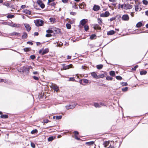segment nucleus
I'll return each instance as SVG.
<instances>
[{
  "mask_svg": "<svg viewBox=\"0 0 148 148\" xmlns=\"http://www.w3.org/2000/svg\"><path fill=\"white\" fill-rule=\"evenodd\" d=\"M118 7L119 9L121 8L122 9L127 10L131 9L132 8V6L128 4L124 3L122 5L119 4Z\"/></svg>",
  "mask_w": 148,
  "mask_h": 148,
  "instance_id": "1",
  "label": "nucleus"
},
{
  "mask_svg": "<svg viewBox=\"0 0 148 148\" xmlns=\"http://www.w3.org/2000/svg\"><path fill=\"white\" fill-rule=\"evenodd\" d=\"M34 23L36 26H42L44 23V21L42 20L38 19L35 21Z\"/></svg>",
  "mask_w": 148,
  "mask_h": 148,
  "instance_id": "2",
  "label": "nucleus"
},
{
  "mask_svg": "<svg viewBox=\"0 0 148 148\" xmlns=\"http://www.w3.org/2000/svg\"><path fill=\"white\" fill-rule=\"evenodd\" d=\"M63 68L64 70H67L70 68H73V67L72 64H70L69 65H66L63 64L62 65Z\"/></svg>",
  "mask_w": 148,
  "mask_h": 148,
  "instance_id": "3",
  "label": "nucleus"
},
{
  "mask_svg": "<svg viewBox=\"0 0 148 148\" xmlns=\"http://www.w3.org/2000/svg\"><path fill=\"white\" fill-rule=\"evenodd\" d=\"M49 50L48 49H46L43 50H42V49L40 50L39 52V53L40 54L43 55L49 52Z\"/></svg>",
  "mask_w": 148,
  "mask_h": 148,
  "instance_id": "4",
  "label": "nucleus"
},
{
  "mask_svg": "<svg viewBox=\"0 0 148 148\" xmlns=\"http://www.w3.org/2000/svg\"><path fill=\"white\" fill-rule=\"evenodd\" d=\"M110 15V13L108 11H106L105 12L102 13L101 14L100 16L101 17H107Z\"/></svg>",
  "mask_w": 148,
  "mask_h": 148,
  "instance_id": "5",
  "label": "nucleus"
},
{
  "mask_svg": "<svg viewBox=\"0 0 148 148\" xmlns=\"http://www.w3.org/2000/svg\"><path fill=\"white\" fill-rule=\"evenodd\" d=\"M94 106L96 108H99L101 107V106H105L103 103H95L94 104Z\"/></svg>",
  "mask_w": 148,
  "mask_h": 148,
  "instance_id": "6",
  "label": "nucleus"
},
{
  "mask_svg": "<svg viewBox=\"0 0 148 148\" xmlns=\"http://www.w3.org/2000/svg\"><path fill=\"white\" fill-rule=\"evenodd\" d=\"M37 4L39 5L41 8H43L45 6L44 4L42 3V1L41 0H38L37 1Z\"/></svg>",
  "mask_w": 148,
  "mask_h": 148,
  "instance_id": "7",
  "label": "nucleus"
},
{
  "mask_svg": "<svg viewBox=\"0 0 148 148\" xmlns=\"http://www.w3.org/2000/svg\"><path fill=\"white\" fill-rule=\"evenodd\" d=\"M122 18V20L125 21H128L129 19V17L127 14H124L123 15Z\"/></svg>",
  "mask_w": 148,
  "mask_h": 148,
  "instance_id": "8",
  "label": "nucleus"
},
{
  "mask_svg": "<svg viewBox=\"0 0 148 148\" xmlns=\"http://www.w3.org/2000/svg\"><path fill=\"white\" fill-rule=\"evenodd\" d=\"M100 8V7L98 5H95L93 8V10L95 11H97L99 10Z\"/></svg>",
  "mask_w": 148,
  "mask_h": 148,
  "instance_id": "9",
  "label": "nucleus"
},
{
  "mask_svg": "<svg viewBox=\"0 0 148 148\" xmlns=\"http://www.w3.org/2000/svg\"><path fill=\"white\" fill-rule=\"evenodd\" d=\"M24 25L27 31L29 32L31 30V27L29 24H25Z\"/></svg>",
  "mask_w": 148,
  "mask_h": 148,
  "instance_id": "10",
  "label": "nucleus"
},
{
  "mask_svg": "<svg viewBox=\"0 0 148 148\" xmlns=\"http://www.w3.org/2000/svg\"><path fill=\"white\" fill-rule=\"evenodd\" d=\"M11 36H17L18 37L21 36V34L19 33L16 32H14L10 34Z\"/></svg>",
  "mask_w": 148,
  "mask_h": 148,
  "instance_id": "11",
  "label": "nucleus"
},
{
  "mask_svg": "<svg viewBox=\"0 0 148 148\" xmlns=\"http://www.w3.org/2000/svg\"><path fill=\"white\" fill-rule=\"evenodd\" d=\"M91 75L93 78L98 79V75H97L95 72H93L91 73Z\"/></svg>",
  "mask_w": 148,
  "mask_h": 148,
  "instance_id": "12",
  "label": "nucleus"
},
{
  "mask_svg": "<svg viewBox=\"0 0 148 148\" xmlns=\"http://www.w3.org/2000/svg\"><path fill=\"white\" fill-rule=\"evenodd\" d=\"M23 12L26 14L30 15L31 14V12L28 10L25 9L23 10Z\"/></svg>",
  "mask_w": 148,
  "mask_h": 148,
  "instance_id": "13",
  "label": "nucleus"
},
{
  "mask_svg": "<svg viewBox=\"0 0 148 148\" xmlns=\"http://www.w3.org/2000/svg\"><path fill=\"white\" fill-rule=\"evenodd\" d=\"M115 31L113 30H111L107 32V34L108 35H112L115 33Z\"/></svg>",
  "mask_w": 148,
  "mask_h": 148,
  "instance_id": "14",
  "label": "nucleus"
},
{
  "mask_svg": "<svg viewBox=\"0 0 148 148\" xmlns=\"http://www.w3.org/2000/svg\"><path fill=\"white\" fill-rule=\"evenodd\" d=\"M10 26L12 27H20L21 26V25L19 24H17L16 23H12L11 24Z\"/></svg>",
  "mask_w": 148,
  "mask_h": 148,
  "instance_id": "15",
  "label": "nucleus"
},
{
  "mask_svg": "<svg viewBox=\"0 0 148 148\" xmlns=\"http://www.w3.org/2000/svg\"><path fill=\"white\" fill-rule=\"evenodd\" d=\"M52 88L56 92H57L59 90L58 87L56 86L53 85Z\"/></svg>",
  "mask_w": 148,
  "mask_h": 148,
  "instance_id": "16",
  "label": "nucleus"
},
{
  "mask_svg": "<svg viewBox=\"0 0 148 148\" xmlns=\"http://www.w3.org/2000/svg\"><path fill=\"white\" fill-rule=\"evenodd\" d=\"M80 23L82 25L84 26L85 25L86 21L85 19H83L80 21Z\"/></svg>",
  "mask_w": 148,
  "mask_h": 148,
  "instance_id": "17",
  "label": "nucleus"
},
{
  "mask_svg": "<svg viewBox=\"0 0 148 148\" xmlns=\"http://www.w3.org/2000/svg\"><path fill=\"white\" fill-rule=\"evenodd\" d=\"M78 5L79 6V8L81 9L84 8L86 6L84 4V3H79Z\"/></svg>",
  "mask_w": 148,
  "mask_h": 148,
  "instance_id": "18",
  "label": "nucleus"
},
{
  "mask_svg": "<svg viewBox=\"0 0 148 148\" xmlns=\"http://www.w3.org/2000/svg\"><path fill=\"white\" fill-rule=\"evenodd\" d=\"M76 105V104L75 103H73L71 105H70V109H73L74 108Z\"/></svg>",
  "mask_w": 148,
  "mask_h": 148,
  "instance_id": "19",
  "label": "nucleus"
},
{
  "mask_svg": "<svg viewBox=\"0 0 148 148\" xmlns=\"http://www.w3.org/2000/svg\"><path fill=\"white\" fill-rule=\"evenodd\" d=\"M86 145H88L90 146L91 145H92L94 144V141H90V142H87L86 143Z\"/></svg>",
  "mask_w": 148,
  "mask_h": 148,
  "instance_id": "20",
  "label": "nucleus"
},
{
  "mask_svg": "<svg viewBox=\"0 0 148 148\" xmlns=\"http://www.w3.org/2000/svg\"><path fill=\"white\" fill-rule=\"evenodd\" d=\"M49 20L50 22L53 23L55 22L56 19L54 18H49Z\"/></svg>",
  "mask_w": 148,
  "mask_h": 148,
  "instance_id": "21",
  "label": "nucleus"
},
{
  "mask_svg": "<svg viewBox=\"0 0 148 148\" xmlns=\"http://www.w3.org/2000/svg\"><path fill=\"white\" fill-rule=\"evenodd\" d=\"M142 26V24L141 22H138L136 25V27H139Z\"/></svg>",
  "mask_w": 148,
  "mask_h": 148,
  "instance_id": "22",
  "label": "nucleus"
},
{
  "mask_svg": "<svg viewBox=\"0 0 148 148\" xmlns=\"http://www.w3.org/2000/svg\"><path fill=\"white\" fill-rule=\"evenodd\" d=\"M110 143L109 141H106L104 143L103 145L105 147H106L107 146L109 145Z\"/></svg>",
  "mask_w": 148,
  "mask_h": 148,
  "instance_id": "23",
  "label": "nucleus"
},
{
  "mask_svg": "<svg viewBox=\"0 0 148 148\" xmlns=\"http://www.w3.org/2000/svg\"><path fill=\"white\" fill-rule=\"evenodd\" d=\"M105 77V74H100L98 75V79L99 78H102Z\"/></svg>",
  "mask_w": 148,
  "mask_h": 148,
  "instance_id": "24",
  "label": "nucleus"
},
{
  "mask_svg": "<svg viewBox=\"0 0 148 148\" xmlns=\"http://www.w3.org/2000/svg\"><path fill=\"white\" fill-rule=\"evenodd\" d=\"M96 66L98 69H100L102 68L103 66L102 64H99L97 65Z\"/></svg>",
  "mask_w": 148,
  "mask_h": 148,
  "instance_id": "25",
  "label": "nucleus"
},
{
  "mask_svg": "<svg viewBox=\"0 0 148 148\" xmlns=\"http://www.w3.org/2000/svg\"><path fill=\"white\" fill-rule=\"evenodd\" d=\"M0 117L1 118L6 119L8 118V115H7L4 114L3 115H1Z\"/></svg>",
  "mask_w": 148,
  "mask_h": 148,
  "instance_id": "26",
  "label": "nucleus"
},
{
  "mask_svg": "<svg viewBox=\"0 0 148 148\" xmlns=\"http://www.w3.org/2000/svg\"><path fill=\"white\" fill-rule=\"evenodd\" d=\"M147 73L146 71H142L140 72V74L141 75H145Z\"/></svg>",
  "mask_w": 148,
  "mask_h": 148,
  "instance_id": "27",
  "label": "nucleus"
},
{
  "mask_svg": "<svg viewBox=\"0 0 148 148\" xmlns=\"http://www.w3.org/2000/svg\"><path fill=\"white\" fill-rule=\"evenodd\" d=\"M84 28L85 30L87 31L89 29L88 25H84Z\"/></svg>",
  "mask_w": 148,
  "mask_h": 148,
  "instance_id": "28",
  "label": "nucleus"
},
{
  "mask_svg": "<svg viewBox=\"0 0 148 148\" xmlns=\"http://www.w3.org/2000/svg\"><path fill=\"white\" fill-rule=\"evenodd\" d=\"M27 37V34L26 33H24L23 34L22 36V38H25Z\"/></svg>",
  "mask_w": 148,
  "mask_h": 148,
  "instance_id": "29",
  "label": "nucleus"
},
{
  "mask_svg": "<svg viewBox=\"0 0 148 148\" xmlns=\"http://www.w3.org/2000/svg\"><path fill=\"white\" fill-rule=\"evenodd\" d=\"M7 17L8 18H11L14 17V16L13 15L9 14L7 15Z\"/></svg>",
  "mask_w": 148,
  "mask_h": 148,
  "instance_id": "30",
  "label": "nucleus"
},
{
  "mask_svg": "<svg viewBox=\"0 0 148 148\" xmlns=\"http://www.w3.org/2000/svg\"><path fill=\"white\" fill-rule=\"evenodd\" d=\"M76 5V3L75 2H73L72 4V8L75 9Z\"/></svg>",
  "mask_w": 148,
  "mask_h": 148,
  "instance_id": "31",
  "label": "nucleus"
},
{
  "mask_svg": "<svg viewBox=\"0 0 148 148\" xmlns=\"http://www.w3.org/2000/svg\"><path fill=\"white\" fill-rule=\"evenodd\" d=\"M110 74L112 76H114L115 75V72L113 71H111L110 72Z\"/></svg>",
  "mask_w": 148,
  "mask_h": 148,
  "instance_id": "32",
  "label": "nucleus"
},
{
  "mask_svg": "<svg viewBox=\"0 0 148 148\" xmlns=\"http://www.w3.org/2000/svg\"><path fill=\"white\" fill-rule=\"evenodd\" d=\"M54 139V138L53 136H51L48 138V140L49 141H50L53 140Z\"/></svg>",
  "mask_w": 148,
  "mask_h": 148,
  "instance_id": "33",
  "label": "nucleus"
},
{
  "mask_svg": "<svg viewBox=\"0 0 148 148\" xmlns=\"http://www.w3.org/2000/svg\"><path fill=\"white\" fill-rule=\"evenodd\" d=\"M106 79L108 80H112V78L109 76H107L106 77Z\"/></svg>",
  "mask_w": 148,
  "mask_h": 148,
  "instance_id": "34",
  "label": "nucleus"
},
{
  "mask_svg": "<svg viewBox=\"0 0 148 148\" xmlns=\"http://www.w3.org/2000/svg\"><path fill=\"white\" fill-rule=\"evenodd\" d=\"M38 131L36 129H35L34 130H33L31 132V133L32 134H34L37 132Z\"/></svg>",
  "mask_w": 148,
  "mask_h": 148,
  "instance_id": "35",
  "label": "nucleus"
},
{
  "mask_svg": "<svg viewBox=\"0 0 148 148\" xmlns=\"http://www.w3.org/2000/svg\"><path fill=\"white\" fill-rule=\"evenodd\" d=\"M66 27L67 29H70L71 28V25L70 24L67 23L66 24Z\"/></svg>",
  "mask_w": 148,
  "mask_h": 148,
  "instance_id": "36",
  "label": "nucleus"
},
{
  "mask_svg": "<svg viewBox=\"0 0 148 148\" xmlns=\"http://www.w3.org/2000/svg\"><path fill=\"white\" fill-rule=\"evenodd\" d=\"M98 23L100 24H101L102 23V19L100 18H98L97 19Z\"/></svg>",
  "mask_w": 148,
  "mask_h": 148,
  "instance_id": "37",
  "label": "nucleus"
},
{
  "mask_svg": "<svg viewBox=\"0 0 148 148\" xmlns=\"http://www.w3.org/2000/svg\"><path fill=\"white\" fill-rule=\"evenodd\" d=\"M24 51L25 52L28 51L30 50V48H25L24 49Z\"/></svg>",
  "mask_w": 148,
  "mask_h": 148,
  "instance_id": "38",
  "label": "nucleus"
},
{
  "mask_svg": "<svg viewBox=\"0 0 148 148\" xmlns=\"http://www.w3.org/2000/svg\"><path fill=\"white\" fill-rule=\"evenodd\" d=\"M96 36L95 34H92L90 36V38L91 39H93L96 37Z\"/></svg>",
  "mask_w": 148,
  "mask_h": 148,
  "instance_id": "39",
  "label": "nucleus"
},
{
  "mask_svg": "<svg viewBox=\"0 0 148 148\" xmlns=\"http://www.w3.org/2000/svg\"><path fill=\"white\" fill-rule=\"evenodd\" d=\"M83 81L84 83L86 84H87L88 82V80L86 79H83Z\"/></svg>",
  "mask_w": 148,
  "mask_h": 148,
  "instance_id": "40",
  "label": "nucleus"
},
{
  "mask_svg": "<svg viewBox=\"0 0 148 148\" xmlns=\"http://www.w3.org/2000/svg\"><path fill=\"white\" fill-rule=\"evenodd\" d=\"M135 10H136V11H137L138 10H139V8H138V5H135Z\"/></svg>",
  "mask_w": 148,
  "mask_h": 148,
  "instance_id": "41",
  "label": "nucleus"
},
{
  "mask_svg": "<svg viewBox=\"0 0 148 148\" xmlns=\"http://www.w3.org/2000/svg\"><path fill=\"white\" fill-rule=\"evenodd\" d=\"M128 89V87H125V88H122V91L123 92H125L127 91V90Z\"/></svg>",
  "mask_w": 148,
  "mask_h": 148,
  "instance_id": "42",
  "label": "nucleus"
},
{
  "mask_svg": "<svg viewBox=\"0 0 148 148\" xmlns=\"http://www.w3.org/2000/svg\"><path fill=\"white\" fill-rule=\"evenodd\" d=\"M143 3L145 5H147L148 4V1L146 0H143Z\"/></svg>",
  "mask_w": 148,
  "mask_h": 148,
  "instance_id": "43",
  "label": "nucleus"
},
{
  "mask_svg": "<svg viewBox=\"0 0 148 148\" xmlns=\"http://www.w3.org/2000/svg\"><path fill=\"white\" fill-rule=\"evenodd\" d=\"M62 118V116L61 115L56 116V119H61Z\"/></svg>",
  "mask_w": 148,
  "mask_h": 148,
  "instance_id": "44",
  "label": "nucleus"
},
{
  "mask_svg": "<svg viewBox=\"0 0 148 148\" xmlns=\"http://www.w3.org/2000/svg\"><path fill=\"white\" fill-rule=\"evenodd\" d=\"M46 32L49 33H53V32L52 30L48 29L46 31Z\"/></svg>",
  "mask_w": 148,
  "mask_h": 148,
  "instance_id": "45",
  "label": "nucleus"
},
{
  "mask_svg": "<svg viewBox=\"0 0 148 148\" xmlns=\"http://www.w3.org/2000/svg\"><path fill=\"white\" fill-rule=\"evenodd\" d=\"M116 78L118 80H121L122 79V77L119 76H118L116 77Z\"/></svg>",
  "mask_w": 148,
  "mask_h": 148,
  "instance_id": "46",
  "label": "nucleus"
},
{
  "mask_svg": "<svg viewBox=\"0 0 148 148\" xmlns=\"http://www.w3.org/2000/svg\"><path fill=\"white\" fill-rule=\"evenodd\" d=\"M70 14L74 16L76 15V13L75 12H70Z\"/></svg>",
  "mask_w": 148,
  "mask_h": 148,
  "instance_id": "47",
  "label": "nucleus"
},
{
  "mask_svg": "<svg viewBox=\"0 0 148 148\" xmlns=\"http://www.w3.org/2000/svg\"><path fill=\"white\" fill-rule=\"evenodd\" d=\"M122 86H126L127 85V82H122L121 83Z\"/></svg>",
  "mask_w": 148,
  "mask_h": 148,
  "instance_id": "48",
  "label": "nucleus"
},
{
  "mask_svg": "<svg viewBox=\"0 0 148 148\" xmlns=\"http://www.w3.org/2000/svg\"><path fill=\"white\" fill-rule=\"evenodd\" d=\"M69 81H75V79H74V78L73 77H70L69 79Z\"/></svg>",
  "mask_w": 148,
  "mask_h": 148,
  "instance_id": "49",
  "label": "nucleus"
},
{
  "mask_svg": "<svg viewBox=\"0 0 148 148\" xmlns=\"http://www.w3.org/2000/svg\"><path fill=\"white\" fill-rule=\"evenodd\" d=\"M138 67V65H136L133 68H132V71H135L136 69Z\"/></svg>",
  "mask_w": 148,
  "mask_h": 148,
  "instance_id": "50",
  "label": "nucleus"
},
{
  "mask_svg": "<svg viewBox=\"0 0 148 148\" xmlns=\"http://www.w3.org/2000/svg\"><path fill=\"white\" fill-rule=\"evenodd\" d=\"M30 58L32 59L33 60L35 58V56L34 55H32L30 56Z\"/></svg>",
  "mask_w": 148,
  "mask_h": 148,
  "instance_id": "51",
  "label": "nucleus"
},
{
  "mask_svg": "<svg viewBox=\"0 0 148 148\" xmlns=\"http://www.w3.org/2000/svg\"><path fill=\"white\" fill-rule=\"evenodd\" d=\"M68 0H62V2L64 3H68Z\"/></svg>",
  "mask_w": 148,
  "mask_h": 148,
  "instance_id": "52",
  "label": "nucleus"
},
{
  "mask_svg": "<svg viewBox=\"0 0 148 148\" xmlns=\"http://www.w3.org/2000/svg\"><path fill=\"white\" fill-rule=\"evenodd\" d=\"M31 146L33 147V148H35V145L34 144V143H31Z\"/></svg>",
  "mask_w": 148,
  "mask_h": 148,
  "instance_id": "53",
  "label": "nucleus"
},
{
  "mask_svg": "<svg viewBox=\"0 0 148 148\" xmlns=\"http://www.w3.org/2000/svg\"><path fill=\"white\" fill-rule=\"evenodd\" d=\"M33 77L34 79L35 80H38L39 79V78L37 77L34 76Z\"/></svg>",
  "mask_w": 148,
  "mask_h": 148,
  "instance_id": "54",
  "label": "nucleus"
},
{
  "mask_svg": "<svg viewBox=\"0 0 148 148\" xmlns=\"http://www.w3.org/2000/svg\"><path fill=\"white\" fill-rule=\"evenodd\" d=\"M50 5L52 6H55L56 5V3L55 2H52L50 4Z\"/></svg>",
  "mask_w": 148,
  "mask_h": 148,
  "instance_id": "55",
  "label": "nucleus"
},
{
  "mask_svg": "<svg viewBox=\"0 0 148 148\" xmlns=\"http://www.w3.org/2000/svg\"><path fill=\"white\" fill-rule=\"evenodd\" d=\"M55 0H48V4H49L50 3L54 1Z\"/></svg>",
  "mask_w": 148,
  "mask_h": 148,
  "instance_id": "56",
  "label": "nucleus"
},
{
  "mask_svg": "<svg viewBox=\"0 0 148 148\" xmlns=\"http://www.w3.org/2000/svg\"><path fill=\"white\" fill-rule=\"evenodd\" d=\"M82 68L83 69L87 70V69L88 68L86 66H82Z\"/></svg>",
  "mask_w": 148,
  "mask_h": 148,
  "instance_id": "57",
  "label": "nucleus"
},
{
  "mask_svg": "<svg viewBox=\"0 0 148 148\" xmlns=\"http://www.w3.org/2000/svg\"><path fill=\"white\" fill-rule=\"evenodd\" d=\"M116 19V18L115 17H113L112 18H111L110 19V20L111 21H112L113 20H115V19Z\"/></svg>",
  "mask_w": 148,
  "mask_h": 148,
  "instance_id": "58",
  "label": "nucleus"
},
{
  "mask_svg": "<svg viewBox=\"0 0 148 148\" xmlns=\"http://www.w3.org/2000/svg\"><path fill=\"white\" fill-rule=\"evenodd\" d=\"M94 28L95 29H99V27L98 26V25H96L94 26Z\"/></svg>",
  "mask_w": 148,
  "mask_h": 148,
  "instance_id": "59",
  "label": "nucleus"
},
{
  "mask_svg": "<svg viewBox=\"0 0 148 148\" xmlns=\"http://www.w3.org/2000/svg\"><path fill=\"white\" fill-rule=\"evenodd\" d=\"M51 36L50 34H47L46 35V36L47 37H50Z\"/></svg>",
  "mask_w": 148,
  "mask_h": 148,
  "instance_id": "60",
  "label": "nucleus"
},
{
  "mask_svg": "<svg viewBox=\"0 0 148 148\" xmlns=\"http://www.w3.org/2000/svg\"><path fill=\"white\" fill-rule=\"evenodd\" d=\"M70 105H69L66 106V109L67 110H69V109H70Z\"/></svg>",
  "mask_w": 148,
  "mask_h": 148,
  "instance_id": "61",
  "label": "nucleus"
},
{
  "mask_svg": "<svg viewBox=\"0 0 148 148\" xmlns=\"http://www.w3.org/2000/svg\"><path fill=\"white\" fill-rule=\"evenodd\" d=\"M114 148V146L113 145H112L111 143L110 144V146L108 147V148Z\"/></svg>",
  "mask_w": 148,
  "mask_h": 148,
  "instance_id": "62",
  "label": "nucleus"
},
{
  "mask_svg": "<svg viewBox=\"0 0 148 148\" xmlns=\"http://www.w3.org/2000/svg\"><path fill=\"white\" fill-rule=\"evenodd\" d=\"M49 120L48 119H46L44 120V123H47L49 122Z\"/></svg>",
  "mask_w": 148,
  "mask_h": 148,
  "instance_id": "63",
  "label": "nucleus"
},
{
  "mask_svg": "<svg viewBox=\"0 0 148 148\" xmlns=\"http://www.w3.org/2000/svg\"><path fill=\"white\" fill-rule=\"evenodd\" d=\"M33 73L34 74V75H37V74H38V72H37V71H35V72H34Z\"/></svg>",
  "mask_w": 148,
  "mask_h": 148,
  "instance_id": "64",
  "label": "nucleus"
}]
</instances>
